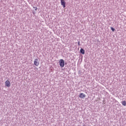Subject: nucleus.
<instances>
[{
  "instance_id": "obj_8",
  "label": "nucleus",
  "mask_w": 126,
  "mask_h": 126,
  "mask_svg": "<svg viewBox=\"0 0 126 126\" xmlns=\"http://www.w3.org/2000/svg\"><path fill=\"white\" fill-rule=\"evenodd\" d=\"M78 73L79 75H81V74H82V71H81V70H79Z\"/></svg>"
},
{
  "instance_id": "obj_13",
  "label": "nucleus",
  "mask_w": 126,
  "mask_h": 126,
  "mask_svg": "<svg viewBox=\"0 0 126 126\" xmlns=\"http://www.w3.org/2000/svg\"><path fill=\"white\" fill-rule=\"evenodd\" d=\"M65 64H67L66 63H65Z\"/></svg>"
},
{
  "instance_id": "obj_7",
  "label": "nucleus",
  "mask_w": 126,
  "mask_h": 126,
  "mask_svg": "<svg viewBox=\"0 0 126 126\" xmlns=\"http://www.w3.org/2000/svg\"><path fill=\"white\" fill-rule=\"evenodd\" d=\"M122 105L123 106H126V101H122Z\"/></svg>"
},
{
  "instance_id": "obj_1",
  "label": "nucleus",
  "mask_w": 126,
  "mask_h": 126,
  "mask_svg": "<svg viewBox=\"0 0 126 126\" xmlns=\"http://www.w3.org/2000/svg\"><path fill=\"white\" fill-rule=\"evenodd\" d=\"M59 64L61 67H63L64 66V60L63 59H61L59 61Z\"/></svg>"
},
{
  "instance_id": "obj_11",
  "label": "nucleus",
  "mask_w": 126,
  "mask_h": 126,
  "mask_svg": "<svg viewBox=\"0 0 126 126\" xmlns=\"http://www.w3.org/2000/svg\"><path fill=\"white\" fill-rule=\"evenodd\" d=\"M78 46H80V41L78 42Z\"/></svg>"
},
{
  "instance_id": "obj_2",
  "label": "nucleus",
  "mask_w": 126,
  "mask_h": 126,
  "mask_svg": "<svg viewBox=\"0 0 126 126\" xmlns=\"http://www.w3.org/2000/svg\"><path fill=\"white\" fill-rule=\"evenodd\" d=\"M34 64L36 66H38L39 64H40V63L39 62V61L38 60V59H36L34 61Z\"/></svg>"
},
{
  "instance_id": "obj_3",
  "label": "nucleus",
  "mask_w": 126,
  "mask_h": 126,
  "mask_svg": "<svg viewBox=\"0 0 126 126\" xmlns=\"http://www.w3.org/2000/svg\"><path fill=\"white\" fill-rule=\"evenodd\" d=\"M79 97V98H82V99H84V98L86 97V95L83 93H81L80 94Z\"/></svg>"
},
{
  "instance_id": "obj_4",
  "label": "nucleus",
  "mask_w": 126,
  "mask_h": 126,
  "mask_svg": "<svg viewBox=\"0 0 126 126\" xmlns=\"http://www.w3.org/2000/svg\"><path fill=\"white\" fill-rule=\"evenodd\" d=\"M5 86H7V87H10V82L9 81L7 80L5 82Z\"/></svg>"
},
{
  "instance_id": "obj_5",
  "label": "nucleus",
  "mask_w": 126,
  "mask_h": 126,
  "mask_svg": "<svg viewBox=\"0 0 126 126\" xmlns=\"http://www.w3.org/2000/svg\"><path fill=\"white\" fill-rule=\"evenodd\" d=\"M61 4L63 6V8L65 7V1L64 0H61Z\"/></svg>"
},
{
  "instance_id": "obj_9",
  "label": "nucleus",
  "mask_w": 126,
  "mask_h": 126,
  "mask_svg": "<svg viewBox=\"0 0 126 126\" xmlns=\"http://www.w3.org/2000/svg\"><path fill=\"white\" fill-rule=\"evenodd\" d=\"M110 28H111V30H112V31L113 32H114L115 31V30H116L115 29V28H114L113 27H111Z\"/></svg>"
},
{
  "instance_id": "obj_6",
  "label": "nucleus",
  "mask_w": 126,
  "mask_h": 126,
  "mask_svg": "<svg viewBox=\"0 0 126 126\" xmlns=\"http://www.w3.org/2000/svg\"><path fill=\"white\" fill-rule=\"evenodd\" d=\"M80 53L81 54H82V55H84V54H85V50H84L83 48H81L80 50Z\"/></svg>"
},
{
  "instance_id": "obj_12",
  "label": "nucleus",
  "mask_w": 126,
  "mask_h": 126,
  "mask_svg": "<svg viewBox=\"0 0 126 126\" xmlns=\"http://www.w3.org/2000/svg\"><path fill=\"white\" fill-rule=\"evenodd\" d=\"M33 14H35V12H33Z\"/></svg>"
},
{
  "instance_id": "obj_10",
  "label": "nucleus",
  "mask_w": 126,
  "mask_h": 126,
  "mask_svg": "<svg viewBox=\"0 0 126 126\" xmlns=\"http://www.w3.org/2000/svg\"><path fill=\"white\" fill-rule=\"evenodd\" d=\"M33 8H34V10H37L38 9V8L37 7H33Z\"/></svg>"
}]
</instances>
